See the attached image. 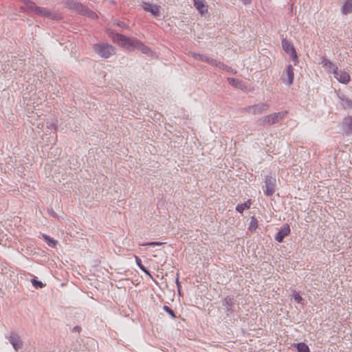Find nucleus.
Listing matches in <instances>:
<instances>
[{
  "label": "nucleus",
  "mask_w": 352,
  "mask_h": 352,
  "mask_svg": "<svg viewBox=\"0 0 352 352\" xmlns=\"http://www.w3.org/2000/svg\"><path fill=\"white\" fill-rule=\"evenodd\" d=\"M108 34L114 42L118 43L122 47L129 50L136 49L138 43L139 42V41L136 38H127L122 34L114 33L113 31L111 30L108 31Z\"/></svg>",
  "instance_id": "nucleus-1"
},
{
  "label": "nucleus",
  "mask_w": 352,
  "mask_h": 352,
  "mask_svg": "<svg viewBox=\"0 0 352 352\" xmlns=\"http://www.w3.org/2000/svg\"><path fill=\"white\" fill-rule=\"evenodd\" d=\"M27 12H33L40 16L46 17L53 20H59L61 16L56 12H53L45 8L37 6L34 2L29 3V8Z\"/></svg>",
  "instance_id": "nucleus-2"
},
{
  "label": "nucleus",
  "mask_w": 352,
  "mask_h": 352,
  "mask_svg": "<svg viewBox=\"0 0 352 352\" xmlns=\"http://www.w3.org/2000/svg\"><path fill=\"white\" fill-rule=\"evenodd\" d=\"M287 111H283L280 112L273 113L267 116H263L258 120L259 125H272L282 121L287 115Z\"/></svg>",
  "instance_id": "nucleus-3"
},
{
  "label": "nucleus",
  "mask_w": 352,
  "mask_h": 352,
  "mask_svg": "<svg viewBox=\"0 0 352 352\" xmlns=\"http://www.w3.org/2000/svg\"><path fill=\"white\" fill-rule=\"evenodd\" d=\"M94 52L100 56L107 58L115 53L114 47L108 43H97L94 45Z\"/></svg>",
  "instance_id": "nucleus-4"
},
{
  "label": "nucleus",
  "mask_w": 352,
  "mask_h": 352,
  "mask_svg": "<svg viewBox=\"0 0 352 352\" xmlns=\"http://www.w3.org/2000/svg\"><path fill=\"white\" fill-rule=\"evenodd\" d=\"M269 109V104L266 102H260L243 108V112L248 114L259 115L267 112Z\"/></svg>",
  "instance_id": "nucleus-5"
},
{
  "label": "nucleus",
  "mask_w": 352,
  "mask_h": 352,
  "mask_svg": "<svg viewBox=\"0 0 352 352\" xmlns=\"http://www.w3.org/2000/svg\"><path fill=\"white\" fill-rule=\"evenodd\" d=\"M282 47L284 51L290 55L292 60L296 63L298 62V56L293 44L287 38H283L282 40Z\"/></svg>",
  "instance_id": "nucleus-6"
},
{
  "label": "nucleus",
  "mask_w": 352,
  "mask_h": 352,
  "mask_svg": "<svg viewBox=\"0 0 352 352\" xmlns=\"http://www.w3.org/2000/svg\"><path fill=\"white\" fill-rule=\"evenodd\" d=\"M266 190L265 193L267 196H272L275 192L276 179L272 176H266L265 178Z\"/></svg>",
  "instance_id": "nucleus-7"
},
{
  "label": "nucleus",
  "mask_w": 352,
  "mask_h": 352,
  "mask_svg": "<svg viewBox=\"0 0 352 352\" xmlns=\"http://www.w3.org/2000/svg\"><path fill=\"white\" fill-rule=\"evenodd\" d=\"M142 7L146 12H150L155 17L160 16V10L161 8L160 6L149 2H143Z\"/></svg>",
  "instance_id": "nucleus-8"
},
{
  "label": "nucleus",
  "mask_w": 352,
  "mask_h": 352,
  "mask_svg": "<svg viewBox=\"0 0 352 352\" xmlns=\"http://www.w3.org/2000/svg\"><path fill=\"white\" fill-rule=\"evenodd\" d=\"M8 339L15 351H18L23 347V342L17 333L12 332L8 337Z\"/></svg>",
  "instance_id": "nucleus-9"
},
{
  "label": "nucleus",
  "mask_w": 352,
  "mask_h": 352,
  "mask_svg": "<svg viewBox=\"0 0 352 352\" xmlns=\"http://www.w3.org/2000/svg\"><path fill=\"white\" fill-rule=\"evenodd\" d=\"M235 304L234 298L226 296L223 300V305L225 307L227 316H230L233 312V306Z\"/></svg>",
  "instance_id": "nucleus-10"
},
{
  "label": "nucleus",
  "mask_w": 352,
  "mask_h": 352,
  "mask_svg": "<svg viewBox=\"0 0 352 352\" xmlns=\"http://www.w3.org/2000/svg\"><path fill=\"white\" fill-rule=\"evenodd\" d=\"M333 76L342 84H347L351 80L349 74L346 72L342 70H336Z\"/></svg>",
  "instance_id": "nucleus-11"
},
{
  "label": "nucleus",
  "mask_w": 352,
  "mask_h": 352,
  "mask_svg": "<svg viewBox=\"0 0 352 352\" xmlns=\"http://www.w3.org/2000/svg\"><path fill=\"white\" fill-rule=\"evenodd\" d=\"M320 64L328 73H333L334 74L338 69L335 64L325 58H322Z\"/></svg>",
  "instance_id": "nucleus-12"
},
{
  "label": "nucleus",
  "mask_w": 352,
  "mask_h": 352,
  "mask_svg": "<svg viewBox=\"0 0 352 352\" xmlns=\"http://www.w3.org/2000/svg\"><path fill=\"white\" fill-rule=\"evenodd\" d=\"M290 233V228L288 224H285L280 230L276 234L275 239L278 242H282L283 239Z\"/></svg>",
  "instance_id": "nucleus-13"
},
{
  "label": "nucleus",
  "mask_w": 352,
  "mask_h": 352,
  "mask_svg": "<svg viewBox=\"0 0 352 352\" xmlns=\"http://www.w3.org/2000/svg\"><path fill=\"white\" fill-rule=\"evenodd\" d=\"M65 5L69 9L74 10L80 14L84 10V6L81 3L75 1L74 0H67L65 1Z\"/></svg>",
  "instance_id": "nucleus-14"
},
{
  "label": "nucleus",
  "mask_w": 352,
  "mask_h": 352,
  "mask_svg": "<svg viewBox=\"0 0 352 352\" xmlns=\"http://www.w3.org/2000/svg\"><path fill=\"white\" fill-rule=\"evenodd\" d=\"M193 2L194 6L201 15L208 12V6L204 0H193Z\"/></svg>",
  "instance_id": "nucleus-15"
},
{
  "label": "nucleus",
  "mask_w": 352,
  "mask_h": 352,
  "mask_svg": "<svg viewBox=\"0 0 352 352\" xmlns=\"http://www.w3.org/2000/svg\"><path fill=\"white\" fill-rule=\"evenodd\" d=\"M342 129L346 134L352 133V116H349L344 119Z\"/></svg>",
  "instance_id": "nucleus-16"
},
{
  "label": "nucleus",
  "mask_w": 352,
  "mask_h": 352,
  "mask_svg": "<svg viewBox=\"0 0 352 352\" xmlns=\"http://www.w3.org/2000/svg\"><path fill=\"white\" fill-rule=\"evenodd\" d=\"M285 73L287 76V84L291 85L293 83L294 78V67L292 65H287Z\"/></svg>",
  "instance_id": "nucleus-17"
},
{
  "label": "nucleus",
  "mask_w": 352,
  "mask_h": 352,
  "mask_svg": "<svg viewBox=\"0 0 352 352\" xmlns=\"http://www.w3.org/2000/svg\"><path fill=\"white\" fill-rule=\"evenodd\" d=\"M342 12L348 14L352 12V0H346L342 8Z\"/></svg>",
  "instance_id": "nucleus-18"
},
{
  "label": "nucleus",
  "mask_w": 352,
  "mask_h": 352,
  "mask_svg": "<svg viewBox=\"0 0 352 352\" xmlns=\"http://www.w3.org/2000/svg\"><path fill=\"white\" fill-rule=\"evenodd\" d=\"M42 236L44 241L50 247L55 248L58 243V241L54 239L53 238L50 237L47 234H43Z\"/></svg>",
  "instance_id": "nucleus-19"
},
{
  "label": "nucleus",
  "mask_w": 352,
  "mask_h": 352,
  "mask_svg": "<svg viewBox=\"0 0 352 352\" xmlns=\"http://www.w3.org/2000/svg\"><path fill=\"white\" fill-rule=\"evenodd\" d=\"M192 56L195 58H196V59H199L201 61L208 63H209L210 65H211V63H212V59H213V58H210V57H209L208 56L200 54H196V53H193L192 54Z\"/></svg>",
  "instance_id": "nucleus-20"
},
{
  "label": "nucleus",
  "mask_w": 352,
  "mask_h": 352,
  "mask_svg": "<svg viewBox=\"0 0 352 352\" xmlns=\"http://www.w3.org/2000/svg\"><path fill=\"white\" fill-rule=\"evenodd\" d=\"M251 204V201L248 200L245 203L238 204L236 207V210L240 213H242L245 210L250 208Z\"/></svg>",
  "instance_id": "nucleus-21"
},
{
  "label": "nucleus",
  "mask_w": 352,
  "mask_h": 352,
  "mask_svg": "<svg viewBox=\"0 0 352 352\" xmlns=\"http://www.w3.org/2000/svg\"><path fill=\"white\" fill-rule=\"evenodd\" d=\"M228 82H229V84H230L231 85H232L236 88L243 89V85L242 81H241V80H239L234 78H228Z\"/></svg>",
  "instance_id": "nucleus-22"
},
{
  "label": "nucleus",
  "mask_w": 352,
  "mask_h": 352,
  "mask_svg": "<svg viewBox=\"0 0 352 352\" xmlns=\"http://www.w3.org/2000/svg\"><path fill=\"white\" fill-rule=\"evenodd\" d=\"M136 49L141 51L142 53L146 54H148L151 52V49L148 47L144 45L140 41L138 43Z\"/></svg>",
  "instance_id": "nucleus-23"
},
{
  "label": "nucleus",
  "mask_w": 352,
  "mask_h": 352,
  "mask_svg": "<svg viewBox=\"0 0 352 352\" xmlns=\"http://www.w3.org/2000/svg\"><path fill=\"white\" fill-rule=\"evenodd\" d=\"M258 227V221L255 217H252L250 219V223L248 229L253 232Z\"/></svg>",
  "instance_id": "nucleus-24"
},
{
  "label": "nucleus",
  "mask_w": 352,
  "mask_h": 352,
  "mask_svg": "<svg viewBox=\"0 0 352 352\" xmlns=\"http://www.w3.org/2000/svg\"><path fill=\"white\" fill-rule=\"evenodd\" d=\"M80 14L86 15L91 19H95L97 17V14H96V12H94L92 10H89L88 8L85 7H84V10L83 12H81Z\"/></svg>",
  "instance_id": "nucleus-25"
},
{
  "label": "nucleus",
  "mask_w": 352,
  "mask_h": 352,
  "mask_svg": "<svg viewBox=\"0 0 352 352\" xmlns=\"http://www.w3.org/2000/svg\"><path fill=\"white\" fill-rule=\"evenodd\" d=\"M298 352H310L309 346L304 342L296 344Z\"/></svg>",
  "instance_id": "nucleus-26"
},
{
  "label": "nucleus",
  "mask_w": 352,
  "mask_h": 352,
  "mask_svg": "<svg viewBox=\"0 0 352 352\" xmlns=\"http://www.w3.org/2000/svg\"><path fill=\"white\" fill-rule=\"evenodd\" d=\"M211 65L213 66H215L221 69H226L227 65H225L223 63L218 61L217 60L212 59V61L211 63Z\"/></svg>",
  "instance_id": "nucleus-27"
},
{
  "label": "nucleus",
  "mask_w": 352,
  "mask_h": 352,
  "mask_svg": "<svg viewBox=\"0 0 352 352\" xmlns=\"http://www.w3.org/2000/svg\"><path fill=\"white\" fill-rule=\"evenodd\" d=\"M211 65L213 66H215L221 69H226L227 65H225L223 63L218 61L217 60L212 59V61L211 63Z\"/></svg>",
  "instance_id": "nucleus-28"
},
{
  "label": "nucleus",
  "mask_w": 352,
  "mask_h": 352,
  "mask_svg": "<svg viewBox=\"0 0 352 352\" xmlns=\"http://www.w3.org/2000/svg\"><path fill=\"white\" fill-rule=\"evenodd\" d=\"M135 261H136V263L137 265L139 266V267L146 274H148V271L146 270V268L142 264V261H141V259L138 257V256H135Z\"/></svg>",
  "instance_id": "nucleus-29"
},
{
  "label": "nucleus",
  "mask_w": 352,
  "mask_h": 352,
  "mask_svg": "<svg viewBox=\"0 0 352 352\" xmlns=\"http://www.w3.org/2000/svg\"><path fill=\"white\" fill-rule=\"evenodd\" d=\"M163 309L164 311H166L168 314H170L171 316V317L173 318H176V316L174 313V311L167 305H164L163 307Z\"/></svg>",
  "instance_id": "nucleus-30"
},
{
  "label": "nucleus",
  "mask_w": 352,
  "mask_h": 352,
  "mask_svg": "<svg viewBox=\"0 0 352 352\" xmlns=\"http://www.w3.org/2000/svg\"><path fill=\"white\" fill-rule=\"evenodd\" d=\"M293 298L294 300L298 303L301 302V301L302 300V298L300 296V295L296 292H294V293L293 294Z\"/></svg>",
  "instance_id": "nucleus-31"
},
{
  "label": "nucleus",
  "mask_w": 352,
  "mask_h": 352,
  "mask_svg": "<svg viewBox=\"0 0 352 352\" xmlns=\"http://www.w3.org/2000/svg\"><path fill=\"white\" fill-rule=\"evenodd\" d=\"M47 127L49 129H53L55 131H57V124L56 122H47Z\"/></svg>",
  "instance_id": "nucleus-32"
},
{
  "label": "nucleus",
  "mask_w": 352,
  "mask_h": 352,
  "mask_svg": "<svg viewBox=\"0 0 352 352\" xmlns=\"http://www.w3.org/2000/svg\"><path fill=\"white\" fill-rule=\"evenodd\" d=\"M164 243L162 242H148L146 243L142 244V245H148V246H155V245H161Z\"/></svg>",
  "instance_id": "nucleus-33"
},
{
  "label": "nucleus",
  "mask_w": 352,
  "mask_h": 352,
  "mask_svg": "<svg viewBox=\"0 0 352 352\" xmlns=\"http://www.w3.org/2000/svg\"><path fill=\"white\" fill-rule=\"evenodd\" d=\"M32 285L36 287L42 288L43 287V284L42 283V282L36 280L35 279L32 280Z\"/></svg>",
  "instance_id": "nucleus-34"
},
{
  "label": "nucleus",
  "mask_w": 352,
  "mask_h": 352,
  "mask_svg": "<svg viewBox=\"0 0 352 352\" xmlns=\"http://www.w3.org/2000/svg\"><path fill=\"white\" fill-rule=\"evenodd\" d=\"M345 107L352 109V100H346L345 104H344Z\"/></svg>",
  "instance_id": "nucleus-35"
},
{
  "label": "nucleus",
  "mask_w": 352,
  "mask_h": 352,
  "mask_svg": "<svg viewBox=\"0 0 352 352\" xmlns=\"http://www.w3.org/2000/svg\"><path fill=\"white\" fill-rule=\"evenodd\" d=\"M241 1L243 2V4L248 5L252 3V0H241Z\"/></svg>",
  "instance_id": "nucleus-36"
},
{
  "label": "nucleus",
  "mask_w": 352,
  "mask_h": 352,
  "mask_svg": "<svg viewBox=\"0 0 352 352\" xmlns=\"http://www.w3.org/2000/svg\"><path fill=\"white\" fill-rule=\"evenodd\" d=\"M223 70H226V71H227V72H232V68H231V67H228V65H227V68H226V69H223Z\"/></svg>",
  "instance_id": "nucleus-37"
},
{
  "label": "nucleus",
  "mask_w": 352,
  "mask_h": 352,
  "mask_svg": "<svg viewBox=\"0 0 352 352\" xmlns=\"http://www.w3.org/2000/svg\"><path fill=\"white\" fill-rule=\"evenodd\" d=\"M176 284H177V287H179V286H180V283H179V281L178 278H177V280H176Z\"/></svg>",
  "instance_id": "nucleus-38"
},
{
  "label": "nucleus",
  "mask_w": 352,
  "mask_h": 352,
  "mask_svg": "<svg viewBox=\"0 0 352 352\" xmlns=\"http://www.w3.org/2000/svg\"><path fill=\"white\" fill-rule=\"evenodd\" d=\"M118 25L120 26V27H124V23L122 22V23H118Z\"/></svg>",
  "instance_id": "nucleus-39"
}]
</instances>
